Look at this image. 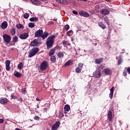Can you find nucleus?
<instances>
[{
  "instance_id": "obj_1",
  "label": "nucleus",
  "mask_w": 130,
  "mask_h": 130,
  "mask_svg": "<svg viewBox=\"0 0 130 130\" xmlns=\"http://www.w3.org/2000/svg\"><path fill=\"white\" fill-rule=\"evenodd\" d=\"M55 36L54 35L50 36L48 37L46 42L47 49L49 50L51 48L54 43V38Z\"/></svg>"
},
{
  "instance_id": "obj_2",
  "label": "nucleus",
  "mask_w": 130,
  "mask_h": 130,
  "mask_svg": "<svg viewBox=\"0 0 130 130\" xmlns=\"http://www.w3.org/2000/svg\"><path fill=\"white\" fill-rule=\"evenodd\" d=\"M39 52V48L36 47L30 50L28 53V57L31 58L35 56Z\"/></svg>"
},
{
  "instance_id": "obj_3",
  "label": "nucleus",
  "mask_w": 130,
  "mask_h": 130,
  "mask_svg": "<svg viewBox=\"0 0 130 130\" xmlns=\"http://www.w3.org/2000/svg\"><path fill=\"white\" fill-rule=\"evenodd\" d=\"M3 38L4 40V43H6V44H9L11 40V37L8 34H4L3 35Z\"/></svg>"
},
{
  "instance_id": "obj_4",
  "label": "nucleus",
  "mask_w": 130,
  "mask_h": 130,
  "mask_svg": "<svg viewBox=\"0 0 130 130\" xmlns=\"http://www.w3.org/2000/svg\"><path fill=\"white\" fill-rule=\"evenodd\" d=\"M48 66V64L47 61L45 60L42 62L41 63V66H40V69H41V71H45Z\"/></svg>"
},
{
  "instance_id": "obj_5",
  "label": "nucleus",
  "mask_w": 130,
  "mask_h": 130,
  "mask_svg": "<svg viewBox=\"0 0 130 130\" xmlns=\"http://www.w3.org/2000/svg\"><path fill=\"white\" fill-rule=\"evenodd\" d=\"M60 126V121H57L55 123L52 125L51 130H57Z\"/></svg>"
},
{
  "instance_id": "obj_6",
  "label": "nucleus",
  "mask_w": 130,
  "mask_h": 130,
  "mask_svg": "<svg viewBox=\"0 0 130 130\" xmlns=\"http://www.w3.org/2000/svg\"><path fill=\"white\" fill-rule=\"evenodd\" d=\"M92 75L93 77L95 78H98L101 77L102 74L101 71L96 70L93 72V73L92 74Z\"/></svg>"
},
{
  "instance_id": "obj_7",
  "label": "nucleus",
  "mask_w": 130,
  "mask_h": 130,
  "mask_svg": "<svg viewBox=\"0 0 130 130\" xmlns=\"http://www.w3.org/2000/svg\"><path fill=\"white\" fill-rule=\"evenodd\" d=\"M43 35V30L42 29H39L35 33V37H41Z\"/></svg>"
},
{
  "instance_id": "obj_8",
  "label": "nucleus",
  "mask_w": 130,
  "mask_h": 130,
  "mask_svg": "<svg viewBox=\"0 0 130 130\" xmlns=\"http://www.w3.org/2000/svg\"><path fill=\"white\" fill-rule=\"evenodd\" d=\"M39 45V42L38 41L37 39H35L31 42L30 46L31 47H38Z\"/></svg>"
},
{
  "instance_id": "obj_9",
  "label": "nucleus",
  "mask_w": 130,
  "mask_h": 130,
  "mask_svg": "<svg viewBox=\"0 0 130 130\" xmlns=\"http://www.w3.org/2000/svg\"><path fill=\"white\" fill-rule=\"evenodd\" d=\"M11 62L10 60H6L5 61V65H6V70H7V71H9L11 70V68L10 67Z\"/></svg>"
},
{
  "instance_id": "obj_10",
  "label": "nucleus",
  "mask_w": 130,
  "mask_h": 130,
  "mask_svg": "<svg viewBox=\"0 0 130 130\" xmlns=\"http://www.w3.org/2000/svg\"><path fill=\"white\" fill-rule=\"evenodd\" d=\"M29 36V34L28 33H23L22 34H20L19 35V38L21 39H22V40H25L26 39H27Z\"/></svg>"
},
{
  "instance_id": "obj_11",
  "label": "nucleus",
  "mask_w": 130,
  "mask_h": 130,
  "mask_svg": "<svg viewBox=\"0 0 130 130\" xmlns=\"http://www.w3.org/2000/svg\"><path fill=\"white\" fill-rule=\"evenodd\" d=\"M73 64V60L72 59H70L68 60L64 64V67H67L69 66H72Z\"/></svg>"
},
{
  "instance_id": "obj_12",
  "label": "nucleus",
  "mask_w": 130,
  "mask_h": 130,
  "mask_svg": "<svg viewBox=\"0 0 130 130\" xmlns=\"http://www.w3.org/2000/svg\"><path fill=\"white\" fill-rule=\"evenodd\" d=\"M8 22L6 21H4L1 24V28L3 30H5L8 27Z\"/></svg>"
},
{
  "instance_id": "obj_13",
  "label": "nucleus",
  "mask_w": 130,
  "mask_h": 130,
  "mask_svg": "<svg viewBox=\"0 0 130 130\" xmlns=\"http://www.w3.org/2000/svg\"><path fill=\"white\" fill-rule=\"evenodd\" d=\"M101 13L104 15H107L110 14V11L106 9H103L101 10Z\"/></svg>"
},
{
  "instance_id": "obj_14",
  "label": "nucleus",
  "mask_w": 130,
  "mask_h": 130,
  "mask_svg": "<svg viewBox=\"0 0 130 130\" xmlns=\"http://www.w3.org/2000/svg\"><path fill=\"white\" fill-rule=\"evenodd\" d=\"M71 107L69 105H66L64 107V113L65 114H67L68 112L70 110Z\"/></svg>"
},
{
  "instance_id": "obj_15",
  "label": "nucleus",
  "mask_w": 130,
  "mask_h": 130,
  "mask_svg": "<svg viewBox=\"0 0 130 130\" xmlns=\"http://www.w3.org/2000/svg\"><path fill=\"white\" fill-rule=\"evenodd\" d=\"M103 60H104L103 58H96L95 60V63L96 64H100L103 62Z\"/></svg>"
},
{
  "instance_id": "obj_16",
  "label": "nucleus",
  "mask_w": 130,
  "mask_h": 130,
  "mask_svg": "<svg viewBox=\"0 0 130 130\" xmlns=\"http://www.w3.org/2000/svg\"><path fill=\"white\" fill-rule=\"evenodd\" d=\"M114 90V86H113L110 89V94H109V96H110V99H113Z\"/></svg>"
},
{
  "instance_id": "obj_17",
  "label": "nucleus",
  "mask_w": 130,
  "mask_h": 130,
  "mask_svg": "<svg viewBox=\"0 0 130 130\" xmlns=\"http://www.w3.org/2000/svg\"><path fill=\"white\" fill-rule=\"evenodd\" d=\"M107 118L109 119V121H111L113 119L112 112L110 111L108 112Z\"/></svg>"
},
{
  "instance_id": "obj_18",
  "label": "nucleus",
  "mask_w": 130,
  "mask_h": 130,
  "mask_svg": "<svg viewBox=\"0 0 130 130\" xmlns=\"http://www.w3.org/2000/svg\"><path fill=\"white\" fill-rule=\"evenodd\" d=\"M0 103L1 104H7L8 103V100L6 98H0Z\"/></svg>"
},
{
  "instance_id": "obj_19",
  "label": "nucleus",
  "mask_w": 130,
  "mask_h": 130,
  "mask_svg": "<svg viewBox=\"0 0 130 130\" xmlns=\"http://www.w3.org/2000/svg\"><path fill=\"white\" fill-rule=\"evenodd\" d=\"M79 14L81 16L85 17H88L89 16V15L88 13L83 12V11H81V12H79Z\"/></svg>"
},
{
  "instance_id": "obj_20",
  "label": "nucleus",
  "mask_w": 130,
  "mask_h": 130,
  "mask_svg": "<svg viewBox=\"0 0 130 130\" xmlns=\"http://www.w3.org/2000/svg\"><path fill=\"white\" fill-rule=\"evenodd\" d=\"M104 73L106 75H110L111 74V70L109 68H106V69H104Z\"/></svg>"
},
{
  "instance_id": "obj_21",
  "label": "nucleus",
  "mask_w": 130,
  "mask_h": 130,
  "mask_svg": "<svg viewBox=\"0 0 130 130\" xmlns=\"http://www.w3.org/2000/svg\"><path fill=\"white\" fill-rule=\"evenodd\" d=\"M48 35L49 33L47 31H45L44 33L42 35V36L41 37H42V39L43 40H44L45 38L48 37Z\"/></svg>"
},
{
  "instance_id": "obj_22",
  "label": "nucleus",
  "mask_w": 130,
  "mask_h": 130,
  "mask_svg": "<svg viewBox=\"0 0 130 130\" xmlns=\"http://www.w3.org/2000/svg\"><path fill=\"white\" fill-rule=\"evenodd\" d=\"M50 61L53 63H55L56 61V57L54 55L50 56Z\"/></svg>"
},
{
  "instance_id": "obj_23",
  "label": "nucleus",
  "mask_w": 130,
  "mask_h": 130,
  "mask_svg": "<svg viewBox=\"0 0 130 130\" xmlns=\"http://www.w3.org/2000/svg\"><path fill=\"white\" fill-rule=\"evenodd\" d=\"M98 24L99 26L103 29H105L106 28V25H105L103 22H99L98 23Z\"/></svg>"
},
{
  "instance_id": "obj_24",
  "label": "nucleus",
  "mask_w": 130,
  "mask_h": 130,
  "mask_svg": "<svg viewBox=\"0 0 130 130\" xmlns=\"http://www.w3.org/2000/svg\"><path fill=\"white\" fill-rule=\"evenodd\" d=\"M14 75L15 76L18 78H20L22 76V74L20 72H18L17 71H15L14 73Z\"/></svg>"
},
{
  "instance_id": "obj_25",
  "label": "nucleus",
  "mask_w": 130,
  "mask_h": 130,
  "mask_svg": "<svg viewBox=\"0 0 130 130\" xmlns=\"http://www.w3.org/2000/svg\"><path fill=\"white\" fill-rule=\"evenodd\" d=\"M55 52V49H54V48L52 49L50 51V52H49V56H52L54 55Z\"/></svg>"
},
{
  "instance_id": "obj_26",
  "label": "nucleus",
  "mask_w": 130,
  "mask_h": 130,
  "mask_svg": "<svg viewBox=\"0 0 130 130\" xmlns=\"http://www.w3.org/2000/svg\"><path fill=\"white\" fill-rule=\"evenodd\" d=\"M57 56L59 58H63L64 57V54L63 52H59V53H57Z\"/></svg>"
},
{
  "instance_id": "obj_27",
  "label": "nucleus",
  "mask_w": 130,
  "mask_h": 130,
  "mask_svg": "<svg viewBox=\"0 0 130 130\" xmlns=\"http://www.w3.org/2000/svg\"><path fill=\"white\" fill-rule=\"evenodd\" d=\"M23 67H24L23 63L21 62L18 65V70H22Z\"/></svg>"
},
{
  "instance_id": "obj_28",
  "label": "nucleus",
  "mask_w": 130,
  "mask_h": 130,
  "mask_svg": "<svg viewBox=\"0 0 130 130\" xmlns=\"http://www.w3.org/2000/svg\"><path fill=\"white\" fill-rule=\"evenodd\" d=\"M16 34V29L15 28H12L11 29V35L14 36Z\"/></svg>"
},
{
  "instance_id": "obj_29",
  "label": "nucleus",
  "mask_w": 130,
  "mask_h": 130,
  "mask_svg": "<svg viewBox=\"0 0 130 130\" xmlns=\"http://www.w3.org/2000/svg\"><path fill=\"white\" fill-rule=\"evenodd\" d=\"M29 21L31 22H37L38 21V17H31L29 19Z\"/></svg>"
},
{
  "instance_id": "obj_30",
  "label": "nucleus",
  "mask_w": 130,
  "mask_h": 130,
  "mask_svg": "<svg viewBox=\"0 0 130 130\" xmlns=\"http://www.w3.org/2000/svg\"><path fill=\"white\" fill-rule=\"evenodd\" d=\"M30 2H31L32 4H35L36 5H39L41 3L40 0H30Z\"/></svg>"
},
{
  "instance_id": "obj_31",
  "label": "nucleus",
  "mask_w": 130,
  "mask_h": 130,
  "mask_svg": "<svg viewBox=\"0 0 130 130\" xmlns=\"http://www.w3.org/2000/svg\"><path fill=\"white\" fill-rule=\"evenodd\" d=\"M12 41L14 42V44L15 43H17L18 41V38L17 37V36H15L13 38Z\"/></svg>"
},
{
  "instance_id": "obj_32",
  "label": "nucleus",
  "mask_w": 130,
  "mask_h": 130,
  "mask_svg": "<svg viewBox=\"0 0 130 130\" xmlns=\"http://www.w3.org/2000/svg\"><path fill=\"white\" fill-rule=\"evenodd\" d=\"M104 20L108 25H109L110 24V21H109L108 17H104Z\"/></svg>"
},
{
  "instance_id": "obj_33",
  "label": "nucleus",
  "mask_w": 130,
  "mask_h": 130,
  "mask_svg": "<svg viewBox=\"0 0 130 130\" xmlns=\"http://www.w3.org/2000/svg\"><path fill=\"white\" fill-rule=\"evenodd\" d=\"M73 31L72 30H70L68 31H67V35H68V36H72V35H73Z\"/></svg>"
},
{
  "instance_id": "obj_34",
  "label": "nucleus",
  "mask_w": 130,
  "mask_h": 130,
  "mask_svg": "<svg viewBox=\"0 0 130 130\" xmlns=\"http://www.w3.org/2000/svg\"><path fill=\"white\" fill-rule=\"evenodd\" d=\"M35 26V24L33 22H29L28 23V27L29 28H34Z\"/></svg>"
},
{
  "instance_id": "obj_35",
  "label": "nucleus",
  "mask_w": 130,
  "mask_h": 130,
  "mask_svg": "<svg viewBox=\"0 0 130 130\" xmlns=\"http://www.w3.org/2000/svg\"><path fill=\"white\" fill-rule=\"evenodd\" d=\"M83 66H84V63L82 62H80L78 65V68L82 70Z\"/></svg>"
},
{
  "instance_id": "obj_36",
  "label": "nucleus",
  "mask_w": 130,
  "mask_h": 130,
  "mask_svg": "<svg viewBox=\"0 0 130 130\" xmlns=\"http://www.w3.org/2000/svg\"><path fill=\"white\" fill-rule=\"evenodd\" d=\"M82 69L80 68H79V67H76V68H75V72L77 73H80L81 72Z\"/></svg>"
},
{
  "instance_id": "obj_37",
  "label": "nucleus",
  "mask_w": 130,
  "mask_h": 130,
  "mask_svg": "<svg viewBox=\"0 0 130 130\" xmlns=\"http://www.w3.org/2000/svg\"><path fill=\"white\" fill-rule=\"evenodd\" d=\"M16 27H17V28H18V29H21V28H22V29H23V26L22 25V24H17L16 25Z\"/></svg>"
},
{
  "instance_id": "obj_38",
  "label": "nucleus",
  "mask_w": 130,
  "mask_h": 130,
  "mask_svg": "<svg viewBox=\"0 0 130 130\" xmlns=\"http://www.w3.org/2000/svg\"><path fill=\"white\" fill-rule=\"evenodd\" d=\"M64 28L66 31H68L70 28V26L69 24H66L64 25Z\"/></svg>"
},
{
  "instance_id": "obj_39",
  "label": "nucleus",
  "mask_w": 130,
  "mask_h": 130,
  "mask_svg": "<svg viewBox=\"0 0 130 130\" xmlns=\"http://www.w3.org/2000/svg\"><path fill=\"white\" fill-rule=\"evenodd\" d=\"M62 47L58 46V45H57L53 49H55V50H60L61 49Z\"/></svg>"
},
{
  "instance_id": "obj_40",
  "label": "nucleus",
  "mask_w": 130,
  "mask_h": 130,
  "mask_svg": "<svg viewBox=\"0 0 130 130\" xmlns=\"http://www.w3.org/2000/svg\"><path fill=\"white\" fill-rule=\"evenodd\" d=\"M29 17V14L28 13H25L24 16H23V17L25 18V19H28Z\"/></svg>"
},
{
  "instance_id": "obj_41",
  "label": "nucleus",
  "mask_w": 130,
  "mask_h": 130,
  "mask_svg": "<svg viewBox=\"0 0 130 130\" xmlns=\"http://www.w3.org/2000/svg\"><path fill=\"white\" fill-rule=\"evenodd\" d=\"M59 116L61 118L64 117L63 113L60 111H59Z\"/></svg>"
},
{
  "instance_id": "obj_42",
  "label": "nucleus",
  "mask_w": 130,
  "mask_h": 130,
  "mask_svg": "<svg viewBox=\"0 0 130 130\" xmlns=\"http://www.w3.org/2000/svg\"><path fill=\"white\" fill-rule=\"evenodd\" d=\"M122 62V60L121 57L118 60V65L120 66L121 63Z\"/></svg>"
},
{
  "instance_id": "obj_43",
  "label": "nucleus",
  "mask_w": 130,
  "mask_h": 130,
  "mask_svg": "<svg viewBox=\"0 0 130 130\" xmlns=\"http://www.w3.org/2000/svg\"><path fill=\"white\" fill-rule=\"evenodd\" d=\"M61 4L63 5H68V2L66 0H62Z\"/></svg>"
},
{
  "instance_id": "obj_44",
  "label": "nucleus",
  "mask_w": 130,
  "mask_h": 130,
  "mask_svg": "<svg viewBox=\"0 0 130 130\" xmlns=\"http://www.w3.org/2000/svg\"><path fill=\"white\" fill-rule=\"evenodd\" d=\"M35 120H39L40 117L39 116H35L34 117Z\"/></svg>"
},
{
  "instance_id": "obj_45",
  "label": "nucleus",
  "mask_w": 130,
  "mask_h": 130,
  "mask_svg": "<svg viewBox=\"0 0 130 130\" xmlns=\"http://www.w3.org/2000/svg\"><path fill=\"white\" fill-rule=\"evenodd\" d=\"M68 41L64 40L63 41H62V44H63V45H66L68 44Z\"/></svg>"
},
{
  "instance_id": "obj_46",
  "label": "nucleus",
  "mask_w": 130,
  "mask_h": 130,
  "mask_svg": "<svg viewBox=\"0 0 130 130\" xmlns=\"http://www.w3.org/2000/svg\"><path fill=\"white\" fill-rule=\"evenodd\" d=\"M11 98L12 99H17V97L14 95H12Z\"/></svg>"
},
{
  "instance_id": "obj_47",
  "label": "nucleus",
  "mask_w": 130,
  "mask_h": 130,
  "mask_svg": "<svg viewBox=\"0 0 130 130\" xmlns=\"http://www.w3.org/2000/svg\"><path fill=\"white\" fill-rule=\"evenodd\" d=\"M12 87L11 86H7V90H8V91H12Z\"/></svg>"
},
{
  "instance_id": "obj_48",
  "label": "nucleus",
  "mask_w": 130,
  "mask_h": 130,
  "mask_svg": "<svg viewBox=\"0 0 130 130\" xmlns=\"http://www.w3.org/2000/svg\"><path fill=\"white\" fill-rule=\"evenodd\" d=\"M18 101H19V102H20V103H22L23 100H22V98H20L19 99H18Z\"/></svg>"
},
{
  "instance_id": "obj_49",
  "label": "nucleus",
  "mask_w": 130,
  "mask_h": 130,
  "mask_svg": "<svg viewBox=\"0 0 130 130\" xmlns=\"http://www.w3.org/2000/svg\"><path fill=\"white\" fill-rule=\"evenodd\" d=\"M72 13L74 14H75V15H78V13L77 11H72Z\"/></svg>"
},
{
  "instance_id": "obj_50",
  "label": "nucleus",
  "mask_w": 130,
  "mask_h": 130,
  "mask_svg": "<svg viewBox=\"0 0 130 130\" xmlns=\"http://www.w3.org/2000/svg\"><path fill=\"white\" fill-rule=\"evenodd\" d=\"M62 0H56V2H57V3H59V4H62Z\"/></svg>"
},
{
  "instance_id": "obj_51",
  "label": "nucleus",
  "mask_w": 130,
  "mask_h": 130,
  "mask_svg": "<svg viewBox=\"0 0 130 130\" xmlns=\"http://www.w3.org/2000/svg\"><path fill=\"white\" fill-rule=\"evenodd\" d=\"M123 74L124 76H126V75H127V74H126V72L124 71L123 72Z\"/></svg>"
},
{
  "instance_id": "obj_52",
  "label": "nucleus",
  "mask_w": 130,
  "mask_h": 130,
  "mask_svg": "<svg viewBox=\"0 0 130 130\" xmlns=\"http://www.w3.org/2000/svg\"><path fill=\"white\" fill-rule=\"evenodd\" d=\"M4 119H0V123L2 124L4 122Z\"/></svg>"
},
{
  "instance_id": "obj_53",
  "label": "nucleus",
  "mask_w": 130,
  "mask_h": 130,
  "mask_svg": "<svg viewBox=\"0 0 130 130\" xmlns=\"http://www.w3.org/2000/svg\"><path fill=\"white\" fill-rule=\"evenodd\" d=\"M49 23H50V25H53V24H54V22L53 21H50L49 22Z\"/></svg>"
},
{
  "instance_id": "obj_54",
  "label": "nucleus",
  "mask_w": 130,
  "mask_h": 130,
  "mask_svg": "<svg viewBox=\"0 0 130 130\" xmlns=\"http://www.w3.org/2000/svg\"><path fill=\"white\" fill-rule=\"evenodd\" d=\"M127 71H128V73L130 74V68H127Z\"/></svg>"
},
{
  "instance_id": "obj_55",
  "label": "nucleus",
  "mask_w": 130,
  "mask_h": 130,
  "mask_svg": "<svg viewBox=\"0 0 130 130\" xmlns=\"http://www.w3.org/2000/svg\"><path fill=\"white\" fill-rule=\"evenodd\" d=\"M36 101H41V100L39 98H36Z\"/></svg>"
},
{
  "instance_id": "obj_56",
  "label": "nucleus",
  "mask_w": 130,
  "mask_h": 130,
  "mask_svg": "<svg viewBox=\"0 0 130 130\" xmlns=\"http://www.w3.org/2000/svg\"><path fill=\"white\" fill-rule=\"evenodd\" d=\"M47 110H48L47 108H44V111H45L46 112H47Z\"/></svg>"
},
{
  "instance_id": "obj_57",
  "label": "nucleus",
  "mask_w": 130,
  "mask_h": 130,
  "mask_svg": "<svg viewBox=\"0 0 130 130\" xmlns=\"http://www.w3.org/2000/svg\"><path fill=\"white\" fill-rule=\"evenodd\" d=\"M26 91V89L24 88L23 90V93L25 94V92Z\"/></svg>"
},
{
  "instance_id": "obj_58",
  "label": "nucleus",
  "mask_w": 130,
  "mask_h": 130,
  "mask_svg": "<svg viewBox=\"0 0 130 130\" xmlns=\"http://www.w3.org/2000/svg\"><path fill=\"white\" fill-rule=\"evenodd\" d=\"M39 1H41V2H46V0H39Z\"/></svg>"
},
{
  "instance_id": "obj_59",
  "label": "nucleus",
  "mask_w": 130,
  "mask_h": 130,
  "mask_svg": "<svg viewBox=\"0 0 130 130\" xmlns=\"http://www.w3.org/2000/svg\"><path fill=\"white\" fill-rule=\"evenodd\" d=\"M81 2H87V0H80Z\"/></svg>"
},
{
  "instance_id": "obj_60",
  "label": "nucleus",
  "mask_w": 130,
  "mask_h": 130,
  "mask_svg": "<svg viewBox=\"0 0 130 130\" xmlns=\"http://www.w3.org/2000/svg\"><path fill=\"white\" fill-rule=\"evenodd\" d=\"M53 21H57V18H54Z\"/></svg>"
},
{
  "instance_id": "obj_61",
  "label": "nucleus",
  "mask_w": 130,
  "mask_h": 130,
  "mask_svg": "<svg viewBox=\"0 0 130 130\" xmlns=\"http://www.w3.org/2000/svg\"><path fill=\"white\" fill-rule=\"evenodd\" d=\"M15 130H21V129H19L18 128H16Z\"/></svg>"
},
{
  "instance_id": "obj_62",
  "label": "nucleus",
  "mask_w": 130,
  "mask_h": 130,
  "mask_svg": "<svg viewBox=\"0 0 130 130\" xmlns=\"http://www.w3.org/2000/svg\"><path fill=\"white\" fill-rule=\"evenodd\" d=\"M37 108L39 109V104H37Z\"/></svg>"
},
{
  "instance_id": "obj_63",
  "label": "nucleus",
  "mask_w": 130,
  "mask_h": 130,
  "mask_svg": "<svg viewBox=\"0 0 130 130\" xmlns=\"http://www.w3.org/2000/svg\"><path fill=\"white\" fill-rule=\"evenodd\" d=\"M14 49H14V48H11V50H12V51H13Z\"/></svg>"
},
{
  "instance_id": "obj_64",
  "label": "nucleus",
  "mask_w": 130,
  "mask_h": 130,
  "mask_svg": "<svg viewBox=\"0 0 130 130\" xmlns=\"http://www.w3.org/2000/svg\"><path fill=\"white\" fill-rule=\"evenodd\" d=\"M46 130H50V129L49 128H47V129Z\"/></svg>"
}]
</instances>
